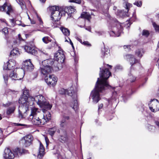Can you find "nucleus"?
<instances>
[{
  "instance_id": "f257e3e1",
  "label": "nucleus",
  "mask_w": 159,
  "mask_h": 159,
  "mask_svg": "<svg viewBox=\"0 0 159 159\" xmlns=\"http://www.w3.org/2000/svg\"><path fill=\"white\" fill-rule=\"evenodd\" d=\"M106 66H109L111 69L112 67L111 65L107 64L100 68L99 75L101 78H98L95 88L91 92L90 96L93 99V102L95 103L98 102L101 99V93H104L105 90L107 89H114L108 84L107 81L111 75V73L106 68Z\"/></svg>"
},
{
  "instance_id": "f03ea898",
  "label": "nucleus",
  "mask_w": 159,
  "mask_h": 159,
  "mask_svg": "<svg viewBox=\"0 0 159 159\" xmlns=\"http://www.w3.org/2000/svg\"><path fill=\"white\" fill-rule=\"evenodd\" d=\"M109 28L110 30L109 33L111 36H119L123 30L122 26L116 19L111 22Z\"/></svg>"
},
{
  "instance_id": "7ed1b4c3",
  "label": "nucleus",
  "mask_w": 159,
  "mask_h": 159,
  "mask_svg": "<svg viewBox=\"0 0 159 159\" xmlns=\"http://www.w3.org/2000/svg\"><path fill=\"white\" fill-rule=\"evenodd\" d=\"M73 88L71 87L70 89L69 90H66L64 89H61L59 90V93L61 94H68L72 97L73 100L74 104L71 105V107L75 110L77 108V94L76 92L73 90Z\"/></svg>"
},
{
  "instance_id": "20e7f679",
  "label": "nucleus",
  "mask_w": 159,
  "mask_h": 159,
  "mask_svg": "<svg viewBox=\"0 0 159 159\" xmlns=\"http://www.w3.org/2000/svg\"><path fill=\"white\" fill-rule=\"evenodd\" d=\"M32 99L40 106L43 108V110H50L52 107V105L49 102L46 101L45 97L42 95L35 96L34 98L33 97ZM43 112H44V111Z\"/></svg>"
},
{
  "instance_id": "39448f33",
  "label": "nucleus",
  "mask_w": 159,
  "mask_h": 159,
  "mask_svg": "<svg viewBox=\"0 0 159 159\" xmlns=\"http://www.w3.org/2000/svg\"><path fill=\"white\" fill-rule=\"evenodd\" d=\"M49 10L51 13V19L53 24L59 25V21L61 18L60 12L58 6H52L49 7Z\"/></svg>"
},
{
  "instance_id": "423d86ee",
  "label": "nucleus",
  "mask_w": 159,
  "mask_h": 159,
  "mask_svg": "<svg viewBox=\"0 0 159 159\" xmlns=\"http://www.w3.org/2000/svg\"><path fill=\"white\" fill-rule=\"evenodd\" d=\"M54 61L51 59H47L42 61L43 66L40 67L41 73L44 75H47L52 70V66Z\"/></svg>"
},
{
  "instance_id": "0eeeda50",
  "label": "nucleus",
  "mask_w": 159,
  "mask_h": 159,
  "mask_svg": "<svg viewBox=\"0 0 159 159\" xmlns=\"http://www.w3.org/2000/svg\"><path fill=\"white\" fill-rule=\"evenodd\" d=\"M57 132L59 134V140L62 143L66 142L68 139L67 132L65 129H58Z\"/></svg>"
},
{
  "instance_id": "6e6552de",
  "label": "nucleus",
  "mask_w": 159,
  "mask_h": 159,
  "mask_svg": "<svg viewBox=\"0 0 159 159\" xmlns=\"http://www.w3.org/2000/svg\"><path fill=\"white\" fill-rule=\"evenodd\" d=\"M29 103L25 104H21L19 107V116L22 118L24 116H25L27 112L29 111L28 109Z\"/></svg>"
},
{
  "instance_id": "1a4fd4ad",
  "label": "nucleus",
  "mask_w": 159,
  "mask_h": 159,
  "mask_svg": "<svg viewBox=\"0 0 159 159\" xmlns=\"http://www.w3.org/2000/svg\"><path fill=\"white\" fill-rule=\"evenodd\" d=\"M149 109L153 112H156L159 110V102L156 99L151 100L148 104Z\"/></svg>"
},
{
  "instance_id": "9d476101",
  "label": "nucleus",
  "mask_w": 159,
  "mask_h": 159,
  "mask_svg": "<svg viewBox=\"0 0 159 159\" xmlns=\"http://www.w3.org/2000/svg\"><path fill=\"white\" fill-rule=\"evenodd\" d=\"M33 138L31 135L29 134L25 136L22 138L21 141L25 147L30 146L32 143Z\"/></svg>"
},
{
  "instance_id": "9b49d317",
  "label": "nucleus",
  "mask_w": 159,
  "mask_h": 159,
  "mask_svg": "<svg viewBox=\"0 0 159 159\" xmlns=\"http://www.w3.org/2000/svg\"><path fill=\"white\" fill-rule=\"evenodd\" d=\"M45 80L48 85L54 86L56 84L57 78L54 75H49L48 78L45 77Z\"/></svg>"
},
{
  "instance_id": "f8f14e48",
  "label": "nucleus",
  "mask_w": 159,
  "mask_h": 159,
  "mask_svg": "<svg viewBox=\"0 0 159 159\" xmlns=\"http://www.w3.org/2000/svg\"><path fill=\"white\" fill-rule=\"evenodd\" d=\"M23 67L25 70L29 71H32L34 69V66L30 59L24 61Z\"/></svg>"
},
{
  "instance_id": "ddd939ff",
  "label": "nucleus",
  "mask_w": 159,
  "mask_h": 159,
  "mask_svg": "<svg viewBox=\"0 0 159 159\" xmlns=\"http://www.w3.org/2000/svg\"><path fill=\"white\" fill-rule=\"evenodd\" d=\"M124 57L125 59L130 62L131 66L139 61L138 60L135 58L134 56L133 55L127 54L124 56Z\"/></svg>"
},
{
  "instance_id": "4468645a",
  "label": "nucleus",
  "mask_w": 159,
  "mask_h": 159,
  "mask_svg": "<svg viewBox=\"0 0 159 159\" xmlns=\"http://www.w3.org/2000/svg\"><path fill=\"white\" fill-rule=\"evenodd\" d=\"M124 57L125 59L130 62L131 66L139 61L138 60L135 58L134 56L133 55L127 54L124 56Z\"/></svg>"
},
{
  "instance_id": "2eb2a0df",
  "label": "nucleus",
  "mask_w": 159,
  "mask_h": 159,
  "mask_svg": "<svg viewBox=\"0 0 159 159\" xmlns=\"http://www.w3.org/2000/svg\"><path fill=\"white\" fill-rule=\"evenodd\" d=\"M30 119H32V122L33 124L36 125H43L46 123V120H43V119L41 120L37 116H33L32 117H30Z\"/></svg>"
},
{
  "instance_id": "dca6fc26",
  "label": "nucleus",
  "mask_w": 159,
  "mask_h": 159,
  "mask_svg": "<svg viewBox=\"0 0 159 159\" xmlns=\"http://www.w3.org/2000/svg\"><path fill=\"white\" fill-rule=\"evenodd\" d=\"M15 66V61L14 60L10 59L6 64H4L3 66L4 70H10L12 69Z\"/></svg>"
},
{
  "instance_id": "f3484780",
  "label": "nucleus",
  "mask_w": 159,
  "mask_h": 159,
  "mask_svg": "<svg viewBox=\"0 0 159 159\" xmlns=\"http://www.w3.org/2000/svg\"><path fill=\"white\" fill-rule=\"evenodd\" d=\"M3 157L6 159H13L14 157V155L11 150L7 148L4 150Z\"/></svg>"
},
{
  "instance_id": "a211bd4d",
  "label": "nucleus",
  "mask_w": 159,
  "mask_h": 159,
  "mask_svg": "<svg viewBox=\"0 0 159 159\" xmlns=\"http://www.w3.org/2000/svg\"><path fill=\"white\" fill-rule=\"evenodd\" d=\"M55 59L58 62L62 63L64 62L65 58V56L62 52H58L55 53L54 55Z\"/></svg>"
},
{
  "instance_id": "6ab92c4d",
  "label": "nucleus",
  "mask_w": 159,
  "mask_h": 159,
  "mask_svg": "<svg viewBox=\"0 0 159 159\" xmlns=\"http://www.w3.org/2000/svg\"><path fill=\"white\" fill-rule=\"evenodd\" d=\"M24 72H22V75L21 76H18L16 73L15 70L12 71L9 74V77L12 79L15 80H21L24 77Z\"/></svg>"
},
{
  "instance_id": "aec40b11",
  "label": "nucleus",
  "mask_w": 159,
  "mask_h": 159,
  "mask_svg": "<svg viewBox=\"0 0 159 159\" xmlns=\"http://www.w3.org/2000/svg\"><path fill=\"white\" fill-rule=\"evenodd\" d=\"M70 117L68 116L63 115L62 116V118L60 121V126L61 128H64L66 127L67 125V120L69 119Z\"/></svg>"
},
{
  "instance_id": "412c9836",
  "label": "nucleus",
  "mask_w": 159,
  "mask_h": 159,
  "mask_svg": "<svg viewBox=\"0 0 159 159\" xmlns=\"http://www.w3.org/2000/svg\"><path fill=\"white\" fill-rule=\"evenodd\" d=\"M6 40H7V44L10 48H15V46L18 45L19 43V42L18 39H14L13 40V44H12L11 41L8 39L7 38Z\"/></svg>"
},
{
  "instance_id": "4be33fe9",
  "label": "nucleus",
  "mask_w": 159,
  "mask_h": 159,
  "mask_svg": "<svg viewBox=\"0 0 159 159\" xmlns=\"http://www.w3.org/2000/svg\"><path fill=\"white\" fill-rule=\"evenodd\" d=\"M24 49L27 52L32 55H35L37 53L36 50L29 46L28 45H25L24 46Z\"/></svg>"
},
{
  "instance_id": "5701e85b",
  "label": "nucleus",
  "mask_w": 159,
  "mask_h": 159,
  "mask_svg": "<svg viewBox=\"0 0 159 159\" xmlns=\"http://www.w3.org/2000/svg\"><path fill=\"white\" fill-rule=\"evenodd\" d=\"M6 7H7V11H6V13L8 15H10V13L12 11V9L11 7L10 6L7 5V3H5L3 5L0 7V11H6L5 8Z\"/></svg>"
},
{
  "instance_id": "b1692460",
  "label": "nucleus",
  "mask_w": 159,
  "mask_h": 159,
  "mask_svg": "<svg viewBox=\"0 0 159 159\" xmlns=\"http://www.w3.org/2000/svg\"><path fill=\"white\" fill-rule=\"evenodd\" d=\"M64 10V11L68 14V16L70 17L71 14L75 12L76 10L73 6H70L66 7Z\"/></svg>"
},
{
  "instance_id": "393cba45",
  "label": "nucleus",
  "mask_w": 159,
  "mask_h": 159,
  "mask_svg": "<svg viewBox=\"0 0 159 159\" xmlns=\"http://www.w3.org/2000/svg\"><path fill=\"white\" fill-rule=\"evenodd\" d=\"M19 103L21 104H25L29 103L28 96L22 95L19 99Z\"/></svg>"
},
{
  "instance_id": "a878e982",
  "label": "nucleus",
  "mask_w": 159,
  "mask_h": 159,
  "mask_svg": "<svg viewBox=\"0 0 159 159\" xmlns=\"http://www.w3.org/2000/svg\"><path fill=\"white\" fill-rule=\"evenodd\" d=\"M44 152V148L43 145L40 143L39 148V153L38 155L39 158H42L43 156Z\"/></svg>"
},
{
  "instance_id": "bb28decb",
  "label": "nucleus",
  "mask_w": 159,
  "mask_h": 159,
  "mask_svg": "<svg viewBox=\"0 0 159 159\" xmlns=\"http://www.w3.org/2000/svg\"><path fill=\"white\" fill-rule=\"evenodd\" d=\"M109 50L107 48H106L105 47L102 48L101 49L102 57L104 58L105 57H107L109 54Z\"/></svg>"
},
{
  "instance_id": "cd10ccee",
  "label": "nucleus",
  "mask_w": 159,
  "mask_h": 159,
  "mask_svg": "<svg viewBox=\"0 0 159 159\" xmlns=\"http://www.w3.org/2000/svg\"><path fill=\"white\" fill-rule=\"evenodd\" d=\"M144 53V51L142 48L138 49L135 51V55L140 58H141L142 57Z\"/></svg>"
},
{
  "instance_id": "c85d7f7f",
  "label": "nucleus",
  "mask_w": 159,
  "mask_h": 159,
  "mask_svg": "<svg viewBox=\"0 0 159 159\" xmlns=\"http://www.w3.org/2000/svg\"><path fill=\"white\" fill-rule=\"evenodd\" d=\"M38 109L35 107L32 108L31 109V113L30 115V117H32L37 116L38 113L39 112L38 111Z\"/></svg>"
},
{
  "instance_id": "c756f323",
  "label": "nucleus",
  "mask_w": 159,
  "mask_h": 159,
  "mask_svg": "<svg viewBox=\"0 0 159 159\" xmlns=\"http://www.w3.org/2000/svg\"><path fill=\"white\" fill-rule=\"evenodd\" d=\"M19 54V52L17 48H13L11 51L10 54V57H14L15 56L18 55Z\"/></svg>"
},
{
  "instance_id": "7c9ffc66",
  "label": "nucleus",
  "mask_w": 159,
  "mask_h": 159,
  "mask_svg": "<svg viewBox=\"0 0 159 159\" xmlns=\"http://www.w3.org/2000/svg\"><path fill=\"white\" fill-rule=\"evenodd\" d=\"M51 115L49 112L47 111L46 112V114L45 115H43V120H46V123L48 121H49L51 119Z\"/></svg>"
},
{
  "instance_id": "2f4dec72",
  "label": "nucleus",
  "mask_w": 159,
  "mask_h": 159,
  "mask_svg": "<svg viewBox=\"0 0 159 159\" xmlns=\"http://www.w3.org/2000/svg\"><path fill=\"white\" fill-rule=\"evenodd\" d=\"M60 30L65 35L68 36L70 35V30L67 28L63 27H61Z\"/></svg>"
},
{
  "instance_id": "473e14b6",
  "label": "nucleus",
  "mask_w": 159,
  "mask_h": 159,
  "mask_svg": "<svg viewBox=\"0 0 159 159\" xmlns=\"http://www.w3.org/2000/svg\"><path fill=\"white\" fill-rule=\"evenodd\" d=\"M80 17L81 18H85L88 20H89L91 18L90 15L88 14L87 13L81 14Z\"/></svg>"
},
{
  "instance_id": "72a5a7b5",
  "label": "nucleus",
  "mask_w": 159,
  "mask_h": 159,
  "mask_svg": "<svg viewBox=\"0 0 159 159\" xmlns=\"http://www.w3.org/2000/svg\"><path fill=\"white\" fill-rule=\"evenodd\" d=\"M57 130V127H54L50 129L48 131V132L49 134L51 136H52L54 134Z\"/></svg>"
},
{
  "instance_id": "f704fd0d",
  "label": "nucleus",
  "mask_w": 159,
  "mask_h": 159,
  "mask_svg": "<svg viewBox=\"0 0 159 159\" xmlns=\"http://www.w3.org/2000/svg\"><path fill=\"white\" fill-rule=\"evenodd\" d=\"M136 79V78L131 73L129 74L128 80L130 81L131 82H132L135 81Z\"/></svg>"
},
{
  "instance_id": "c9c22d12",
  "label": "nucleus",
  "mask_w": 159,
  "mask_h": 159,
  "mask_svg": "<svg viewBox=\"0 0 159 159\" xmlns=\"http://www.w3.org/2000/svg\"><path fill=\"white\" fill-rule=\"evenodd\" d=\"M51 40L50 38L48 36L44 37L42 39L43 42L46 44L48 43L49 42H51Z\"/></svg>"
},
{
  "instance_id": "e433bc0d",
  "label": "nucleus",
  "mask_w": 159,
  "mask_h": 159,
  "mask_svg": "<svg viewBox=\"0 0 159 159\" xmlns=\"http://www.w3.org/2000/svg\"><path fill=\"white\" fill-rule=\"evenodd\" d=\"M19 2L18 3L20 5L22 9H25L26 8V7L25 4V2L23 0H18Z\"/></svg>"
},
{
  "instance_id": "4c0bfd02",
  "label": "nucleus",
  "mask_w": 159,
  "mask_h": 159,
  "mask_svg": "<svg viewBox=\"0 0 159 159\" xmlns=\"http://www.w3.org/2000/svg\"><path fill=\"white\" fill-rule=\"evenodd\" d=\"M115 69L116 71H118L122 70L123 69V67L122 66L120 65H117L115 66Z\"/></svg>"
},
{
  "instance_id": "58836bf2",
  "label": "nucleus",
  "mask_w": 159,
  "mask_h": 159,
  "mask_svg": "<svg viewBox=\"0 0 159 159\" xmlns=\"http://www.w3.org/2000/svg\"><path fill=\"white\" fill-rule=\"evenodd\" d=\"M132 5L131 4L128 3V2H125V4H124V7L127 10V11H128L129 8L132 7Z\"/></svg>"
},
{
  "instance_id": "ea45409f",
  "label": "nucleus",
  "mask_w": 159,
  "mask_h": 159,
  "mask_svg": "<svg viewBox=\"0 0 159 159\" xmlns=\"http://www.w3.org/2000/svg\"><path fill=\"white\" fill-rule=\"evenodd\" d=\"M142 34L146 37H148L149 34V33L147 30H143V31Z\"/></svg>"
},
{
  "instance_id": "a19ab883",
  "label": "nucleus",
  "mask_w": 159,
  "mask_h": 159,
  "mask_svg": "<svg viewBox=\"0 0 159 159\" xmlns=\"http://www.w3.org/2000/svg\"><path fill=\"white\" fill-rule=\"evenodd\" d=\"M14 109L12 108H8L7 111V114H10L11 113H12L14 111Z\"/></svg>"
},
{
  "instance_id": "79ce46f5",
  "label": "nucleus",
  "mask_w": 159,
  "mask_h": 159,
  "mask_svg": "<svg viewBox=\"0 0 159 159\" xmlns=\"http://www.w3.org/2000/svg\"><path fill=\"white\" fill-rule=\"evenodd\" d=\"M134 4L138 7H140L141 6L142 3L141 1H137L134 2Z\"/></svg>"
},
{
  "instance_id": "37998d69",
  "label": "nucleus",
  "mask_w": 159,
  "mask_h": 159,
  "mask_svg": "<svg viewBox=\"0 0 159 159\" xmlns=\"http://www.w3.org/2000/svg\"><path fill=\"white\" fill-rule=\"evenodd\" d=\"M22 95L28 96L29 95V90H25L23 91V94Z\"/></svg>"
},
{
  "instance_id": "c03bdc74",
  "label": "nucleus",
  "mask_w": 159,
  "mask_h": 159,
  "mask_svg": "<svg viewBox=\"0 0 159 159\" xmlns=\"http://www.w3.org/2000/svg\"><path fill=\"white\" fill-rule=\"evenodd\" d=\"M153 25L156 30L159 31V25H157L155 23H153Z\"/></svg>"
},
{
  "instance_id": "a18cd8bd",
  "label": "nucleus",
  "mask_w": 159,
  "mask_h": 159,
  "mask_svg": "<svg viewBox=\"0 0 159 159\" xmlns=\"http://www.w3.org/2000/svg\"><path fill=\"white\" fill-rule=\"evenodd\" d=\"M3 78L4 79L5 83L7 84V83L8 80V76L7 75H3Z\"/></svg>"
},
{
  "instance_id": "49530a36",
  "label": "nucleus",
  "mask_w": 159,
  "mask_h": 159,
  "mask_svg": "<svg viewBox=\"0 0 159 159\" xmlns=\"http://www.w3.org/2000/svg\"><path fill=\"white\" fill-rule=\"evenodd\" d=\"M70 2H75L78 4H80L81 3V0H71L70 1Z\"/></svg>"
},
{
  "instance_id": "de8ad7c7",
  "label": "nucleus",
  "mask_w": 159,
  "mask_h": 159,
  "mask_svg": "<svg viewBox=\"0 0 159 159\" xmlns=\"http://www.w3.org/2000/svg\"><path fill=\"white\" fill-rule=\"evenodd\" d=\"M2 31L5 34H8V29L7 28H5L2 30Z\"/></svg>"
},
{
  "instance_id": "09e8293b",
  "label": "nucleus",
  "mask_w": 159,
  "mask_h": 159,
  "mask_svg": "<svg viewBox=\"0 0 159 159\" xmlns=\"http://www.w3.org/2000/svg\"><path fill=\"white\" fill-rule=\"evenodd\" d=\"M82 44H83L84 45L87 46L88 47H90L91 46V44L89 43V42L88 41H84L82 43Z\"/></svg>"
},
{
  "instance_id": "8fccbe9b",
  "label": "nucleus",
  "mask_w": 159,
  "mask_h": 159,
  "mask_svg": "<svg viewBox=\"0 0 159 159\" xmlns=\"http://www.w3.org/2000/svg\"><path fill=\"white\" fill-rule=\"evenodd\" d=\"M10 22L12 23V25L13 26H14L15 24H17L16 23V21H15L14 19H10Z\"/></svg>"
},
{
  "instance_id": "3c124183",
  "label": "nucleus",
  "mask_w": 159,
  "mask_h": 159,
  "mask_svg": "<svg viewBox=\"0 0 159 159\" xmlns=\"http://www.w3.org/2000/svg\"><path fill=\"white\" fill-rule=\"evenodd\" d=\"M122 97H123V99L124 100V101L125 102H126V101L127 100L128 98V97L127 96L126 97V95H125V94H124L123 95Z\"/></svg>"
},
{
  "instance_id": "603ef678",
  "label": "nucleus",
  "mask_w": 159,
  "mask_h": 159,
  "mask_svg": "<svg viewBox=\"0 0 159 159\" xmlns=\"http://www.w3.org/2000/svg\"><path fill=\"white\" fill-rule=\"evenodd\" d=\"M14 124L15 126H25V125L24 124H20V123H14Z\"/></svg>"
},
{
  "instance_id": "864d4df0",
  "label": "nucleus",
  "mask_w": 159,
  "mask_h": 159,
  "mask_svg": "<svg viewBox=\"0 0 159 159\" xmlns=\"http://www.w3.org/2000/svg\"><path fill=\"white\" fill-rule=\"evenodd\" d=\"M18 40L19 41H23V39L21 37V35L20 34H18Z\"/></svg>"
},
{
  "instance_id": "5fc2aeb1",
  "label": "nucleus",
  "mask_w": 159,
  "mask_h": 159,
  "mask_svg": "<svg viewBox=\"0 0 159 159\" xmlns=\"http://www.w3.org/2000/svg\"><path fill=\"white\" fill-rule=\"evenodd\" d=\"M132 92L131 90H130L129 92L127 91L126 92V94L128 95H129L131 94L132 93Z\"/></svg>"
},
{
  "instance_id": "6e6d98bb",
  "label": "nucleus",
  "mask_w": 159,
  "mask_h": 159,
  "mask_svg": "<svg viewBox=\"0 0 159 159\" xmlns=\"http://www.w3.org/2000/svg\"><path fill=\"white\" fill-rule=\"evenodd\" d=\"M95 33L98 35H100L102 34V32H101L96 31Z\"/></svg>"
},
{
  "instance_id": "4d7b16f0",
  "label": "nucleus",
  "mask_w": 159,
  "mask_h": 159,
  "mask_svg": "<svg viewBox=\"0 0 159 159\" xmlns=\"http://www.w3.org/2000/svg\"><path fill=\"white\" fill-rule=\"evenodd\" d=\"M155 123L156 124V125L159 128V121H156L155 122Z\"/></svg>"
},
{
  "instance_id": "13d9d810",
  "label": "nucleus",
  "mask_w": 159,
  "mask_h": 159,
  "mask_svg": "<svg viewBox=\"0 0 159 159\" xmlns=\"http://www.w3.org/2000/svg\"><path fill=\"white\" fill-rule=\"evenodd\" d=\"M154 128V127L153 126L150 125L148 126L149 130V131H151V129H152Z\"/></svg>"
},
{
  "instance_id": "bf43d9fd",
  "label": "nucleus",
  "mask_w": 159,
  "mask_h": 159,
  "mask_svg": "<svg viewBox=\"0 0 159 159\" xmlns=\"http://www.w3.org/2000/svg\"><path fill=\"white\" fill-rule=\"evenodd\" d=\"M103 107V104L101 103L98 106V110H99L100 109H101Z\"/></svg>"
},
{
  "instance_id": "052dcab7",
  "label": "nucleus",
  "mask_w": 159,
  "mask_h": 159,
  "mask_svg": "<svg viewBox=\"0 0 159 159\" xmlns=\"http://www.w3.org/2000/svg\"><path fill=\"white\" fill-rule=\"evenodd\" d=\"M124 49L127 48L128 49H130V46L129 45H125L124 46Z\"/></svg>"
},
{
  "instance_id": "680f3d73",
  "label": "nucleus",
  "mask_w": 159,
  "mask_h": 159,
  "mask_svg": "<svg viewBox=\"0 0 159 159\" xmlns=\"http://www.w3.org/2000/svg\"><path fill=\"white\" fill-rule=\"evenodd\" d=\"M36 15L37 18H38L39 20V21L40 22H42L41 19L39 17L38 15V14L37 13H36Z\"/></svg>"
},
{
  "instance_id": "e2e57ef3",
  "label": "nucleus",
  "mask_w": 159,
  "mask_h": 159,
  "mask_svg": "<svg viewBox=\"0 0 159 159\" xmlns=\"http://www.w3.org/2000/svg\"><path fill=\"white\" fill-rule=\"evenodd\" d=\"M69 39L70 41V44L71 45L72 48H74V46L73 45V43L71 41V40L70 39Z\"/></svg>"
},
{
  "instance_id": "0e129e2a",
  "label": "nucleus",
  "mask_w": 159,
  "mask_h": 159,
  "mask_svg": "<svg viewBox=\"0 0 159 159\" xmlns=\"http://www.w3.org/2000/svg\"><path fill=\"white\" fill-rule=\"evenodd\" d=\"M76 39L80 43H82L83 42H82V40L81 39H80V38H79L78 37H77V38H76Z\"/></svg>"
},
{
  "instance_id": "69168bd1",
  "label": "nucleus",
  "mask_w": 159,
  "mask_h": 159,
  "mask_svg": "<svg viewBox=\"0 0 159 159\" xmlns=\"http://www.w3.org/2000/svg\"><path fill=\"white\" fill-rule=\"evenodd\" d=\"M119 13L117 14V15L121 16V14L123 12V11L122 10L119 11Z\"/></svg>"
},
{
  "instance_id": "338daca9",
  "label": "nucleus",
  "mask_w": 159,
  "mask_h": 159,
  "mask_svg": "<svg viewBox=\"0 0 159 159\" xmlns=\"http://www.w3.org/2000/svg\"><path fill=\"white\" fill-rule=\"evenodd\" d=\"M85 29L86 30H88V31H89L90 32H91V28L90 27H87V28L86 27V28H85Z\"/></svg>"
},
{
  "instance_id": "774afa93",
  "label": "nucleus",
  "mask_w": 159,
  "mask_h": 159,
  "mask_svg": "<svg viewBox=\"0 0 159 159\" xmlns=\"http://www.w3.org/2000/svg\"><path fill=\"white\" fill-rule=\"evenodd\" d=\"M40 2H42V3H44L46 0H39Z\"/></svg>"
}]
</instances>
